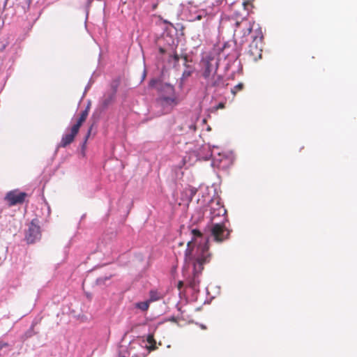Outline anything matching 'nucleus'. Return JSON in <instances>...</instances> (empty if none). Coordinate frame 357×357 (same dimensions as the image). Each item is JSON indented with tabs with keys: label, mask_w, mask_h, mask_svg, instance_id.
Instances as JSON below:
<instances>
[{
	"label": "nucleus",
	"mask_w": 357,
	"mask_h": 357,
	"mask_svg": "<svg viewBox=\"0 0 357 357\" xmlns=\"http://www.w3.org/2000/svg\"><path fill=\"white\" fill-rule=\"evenodd\" d=\"M192 241H189L185 251V263L192 266V275L187 280L188 286L192 289L195 294L199 292V275L204 269V264L210 261L211 254L206 245L192 246Z\"/></svg>",
	"instance_id": "1"
},
{
	"label": "nucleus",
	"mask_w": 357,
	"mask_h": 357,
	"mask_svg": "<svg viewBox=\"0 0 357 357\" xmlns=\"http://www.w3.org/2000/svg\"><path fill=\"white\" fill-rule=\"evenodd\" d=\"M205 221L206 223L204 229L205 236L199 229L191 230L192 238L190 241L193 242L192 246L206 245L208 247V242L210 238L217 242H222L229 238L230 231L225 225V222L227 221V218L226 220L213 218Z\"/></svg>",
	"instance_id": "2"
},
{
	"label": "nucleus",
	"mask_w": 357,
	"mask_h": 357,
	"mask_svg": "<svg viewBox=\"0 0 357 357\" xmlns=\"http://www.w3.org/2000/svg\"><path fill=\"white\" fill-rule=\"evenodd\" d=\"M149 88L155 89L158 94V101L167 105H177L179 102L174 85L165 82L161 77H153L149 82Z\"/></svg>",
	"instance_id": "3"
},
{
	"label": "nucleus",
	"mask_w": 357,
	"mask_h": 357,
	"mask_svg": "<svg viewBox=\"0 0 357 357\" xmlns=\"http://www.w3.org/2000/svg\"><path fill=\"white\" fill-rule=\"evenodd\" d=\"M226 209L220 205L219 201L215 202L213 199H210L208 204L196 211L192 218L196 222L213 218L226 220Z\"/></svg>",
	"instance_id": "4"
},
{
	"label": "nucleus",
	"mask_w": 357,
	"mask_h": 357,
	"mask_svg": "<svg viewBox=\"0 0 357 357\" xmlns=\"http://www.w3.org/2000/svg\"><path fill=\"white\" fill-rule=\"evenodd\" d=\"M230 47L231 45L229 43H225L221 50V53H220V55L222 54L225 57V61H227L224 68L225 73H227L228 70H229L231 68V66H234L235 63H237L236 70H233L231 77H229V79H234L236 73H242L243 66L241 61H238V58L241 55L240 51L237 50L236 49H233L232 52H227V49Z\"/></svg>",
	"instance_id": "5"
},
{
	"label": "nucleus",
	"mask_w": 357,
	"mask_h": 357,
	"mask_svg": "<svg viewBox=\"0 0 357 357\" xmlns=\"http://www.w3.org/2000/svg\"><path fill=\"white\" fill-rule=\"evenodd\" d=\"M162 40L164 47H159V52L161 54H165L172 50H176L180 41L177 30L172 29L165 31L162 35Z\"/></svg>",
	"instance_id": "6"
},
{
	"label": "nucleus",
	"mask_w": 357,
	"mask_h": 357,
	"mask_svg": "<svg viewBox=\"0 0 357 357\" xmlns=\"http://www.w3.org/2000/svg\"><path fill=\"white\" fill-rule=\"evenodd\" d=\"M202 77L204 79H208L211 75L217 74L219 66V59L214 56L207 55L202 59Z\"/></svg>",
	"instance_id": "7"
},
{
	"label": "nucleus",
	"mask_w": 357,
	"mask_h": 357,
	"mask_svg": "<svg viewBox=\"0 0 357 357\" xmlns=\"http://www.w3.org/2000/svg\"><path fill=\"white\" fill-rule=\"evenodd\" d=\"M41 237L40 227L39 220L34 218L29 225L28 230L26 231L25 241L28 244H32L39 241Z\"/></svg>",
	"instance_id": "8"
},
{
	"label": "nucleus",
	"mask_w": 357,
	"mask_h": 357,
	"mask_svg": "<svg viewBox=\"0 0 357 357\" xmlns=\"http://www.w3.org/2000/svg\"><path fill=\"white\" fill-rule=\"evenodd\" d=\"M206 80V88L208 90L214 89V93L219 94V91L222 89H225V87L228 85L227 83L225 82L224 77L221 75H215L211 77L208 79Z\"/></svg>",
	"instance_id": "9"
},
{
	"label": "nucleus",
	"mask_w": 357,
	"mask_h": 357,
	"mask_svg": "<svg viewBox=\"0 0 357 357\" xmlns=\"http://www.w3.org/2000/svg\"><path fill=\"white\" fill-rule=\"evenodd\" d=\"M253 40L252 43L249 45V50L248 53L254 56L255 59L257 56H259V58L261 57V43H262V38L263 35L261 33V29H259V32L257 35L252 36Z\"/></svg>",
	"instance_id": "10"
},
{
	"label": "nucleus",
	"mask_w": 357,
	"mask_h": 357,
	"mask_svg": "<svg viewBox=\"0 0 357 357\" xmlns=\"http://www.w3.org/2000/svg\"><path fill=\"white\" fill-rule=\"evenodd\" d=\"M26 195L27 194L26 192H19L17 190H15L7 192L5 199L8 202L10 206H15L22 204Z\"/></svg>",
	"instance_id": "11"
},
{
	"label": "nucleus",
	"mask_w": 357,
	"mask_h": 357,
	"mask_svg": "<svg viewBox=\"0 0 357 357\" xmlns=\"http://www.w3.org/2000/svg\"><path fill=\"white\" fill-rule=\"evenodd\" d=\"M78 132L79 131L77 130L72 126L70 128V133H65L63 135L61 140L58 145V148H64L70 144L74 141L75 137L77 135Z\"/></svg>",
	"instance_id": "12"
},
{
	"label": "nucleus",
	"mask_w": 357,
	"mask_h": 357,
	"mask_svg": "<svg viewBox=\"0 0 357 357\" xmlns=\"http://www.w3.org/2000/svg\"><path fill=\"white\" fill-rule=\"evenodd\" d=\"M195 71V68L193 66H186L184 68L181 77L178 79V86L180 89H183V86L190 77Z\"/></svg>",
	"instance_id": "13"
},
{
	"label": "nucleus",
	"mask_w": 357,
	"mask_h": 357,
	"mask_svg": "<svg viewBox=\"0 0 357 357\" xmlns=\"http://www.w3.org/2000/svg\"><path fill=\"white\" fill-rule=\"evenodd\" d=\"M116 96L114 93H107L102 100L100 107L102 110H106L108 107L115 100Z\"/></svg>",
	"instance_id": "14"
},
{
	"label": "nucleus",
	"mask_w": 357,
	"mask_h": 357,
	"mask_svg": "<svg viewBox=\"0 0 357 357\" xmlns=\"http://www.w3.org/2000/svg\"><path fill=\"white\" fill-rule=\"evenodd\" d=\"M197 189L195 188L190 187L188 189H185L183 192V196L185 197V201L190 202H192L194 196L197 194Z\"/></svg>",
	"instance_id": "15"
},
{
	"label": "nucleus",
	"mask_w": 357,
	"mask_h": 357,
	"mask_svg": "<svg viewBox=\"0 0 357 357\" xmlns=\"http://www.w3.org/2000/svg\"><path fill=\"white\" fill-rule=\"evenodd\" d=\"M169 55L168 62L171 63L172 61H174V68H176V66L178 65V63L180 59V56L177 54L176 50H172L168 52H166Z\"/></svg>",
	"instance_id": "16"
},
{
	"label": "nucleus",
	"mask_w": 357,
	"mask_h": 357,
	"mask_svg": "<svg viewBox=\"0 0 357 357\" xmlns=\"http://www.w3.org/2000/svg\"><path fill=\"white\" fill-rule=\"evenodd\" d=\"M91 130H92V126H91L86 135V136L84 137V139L82 142V143L80 145V147H81V155L82 157H84L85 156V149H86V142L91 135Z\"/></svg>",
	"instance_id": "17"
},
{
	"label": "nucleus",
	"mask_w": 357,
	"mask_h": 357,
	"mask_svg": "<svg viewBox=\"0 0 357 357\" xmlns=\"http://www.w3.org/2000/svg\"><path fill=\"white\" fill-rule=\"evenodd\" d=\"M120 85V80L118 78L114 79L110 83V91L109 93H114L116 96L118 88Z\"/></svg>",
	"instance_id": "18"
},
{
	"label": "nucleus",
	"mask_w": 357,
	"mask_h": 357,
	"mask_svg": "<svg viewBox=\"0 0 357 357\" xmlns=\"http://www.w3.org/2000/svg\"><path fill=\"white\" fill-rule=\"evenodd\" d=\"M207 15V13L205 10H198L194 16H192L190 21H199L202 18L206 17Z\"/></svg>",
	"instance_id": "19"
},
{
	"label": "nucleus",
	"mask_w": 357,
	"mask_h": 357,
	"mask_svg": "<svg viewBox=\"0 0 357 357\" xmlns=\"http://www.w3.org/2000/svg\"><path fill=\"white\" fill-rule=\"evenodd\" d=\"M112 277V275L98 278L96 280V283L97 285H99V286L105 285L106 282L109 280Z\"/></svg>",
	"instance_id": "20"
},
{
	"label": "nucleus",
	"mask_w": 357,
	"mask_h": 357,
	"mask_svg": "<svg viewBox=\"0 0 357 357\" xmlns=\"http://www.w3.org/2000/svg\"><path fill=\"white\" fill-rule=\"evenodd\" d=\"M33 328L34 325L32 324V326L24 333V334L22 336V339L24 340L31 337L36 333Z\"/></svg>",
	"instance_id": "21"
},
{
	"label": "nucleus",
	"mask_w": 357,
	"mask_h": 357,
	"mask_svg": "<svg viewBox=\"0 0 357 357\" xmlns=\"http://www.w3.org/2000/svg\"><path fill=\"white\" fill-rule=\"evenodd\" d=\"M136 306L137 308L140 309L142 311H146L149 308V301L139 302V303H137Z\"/></svg>",
	"instance_id": "22"
},
{
	"label": "nucleus",
	"mask_w": 357,
	"mask_h": 357,
	"mask_svg": "<svg viewBox=\"0 0 357 357\" xmlns=\"http://www.w3.org/2000/svg\"><path fill=\"white\" fill-rule=\"evenodd\" d=\"M86 119L85 117H84V116L80 115V116L78 119L77 123L75 124H74L73 126V127L75 128L76 130H77L79 131L81 126L86 121Z\"/></svg>",
	"instance_id": "23"
},
{
	"label": "nucleus",
	"mask_w": 357,
	"mask_h": 357,
	"mask_svg": "<svg viewBox=\"0 0 357 357\" xmlns=\"http://www.w3.org/2000/svg\"><path fill=\"white\" fill-rule=\"evenodd\" d=\"M244 85L243 83H238L234 88L231 89V92L233 95H236L238 91H242L243 89Z\"/></svg>",
	"instance_id": "24"
},
{
	"label": "nucleus",
	"mask_w": 357,
	"mask_h": 357,
	"mask_svg": "<svg viewBox=\"0 0 357 357\" xmlns=\"http://www.w3.org/2000/svg\"><path fill=\"white\" fill-rule=\"evenodd\" d=\"M183 61H184V63H183V66H184V68H185V66H191L190 64L188 63L189 62V59H188V57L187 55H184L181 57Z\"/></svg>",
	"instance_id": "25"
},
{
	"label": "nucleus",
	"mask_w": 357,
	"mask_h": 357,
	"mask_svg": "<svg viewBox=\"0 0 357 357\" xmlns=\"http://www.w3.org/2000/svg\"><path fill=\"white\" fill-rule=\"evenodd\" d=\"M252 28L251 26H249L248 28H246V29L244 31L243 37H245V36L250 34V33L252 32Z\"/></svg>",
	"instance_id": "26"
},
{
	"label": "nucleus",
	"mask_w": 357,
	"mask_h": 357,
	"mask_svg": "<svg viewBox=\"0 0 357 357\" xmlns=\"http://www.w3.org/2000/svg\"><path fill=\"white\" fill-rule=\"evenodd\" d=\"M147 342L149 344H152L153 342H155L153 334H149L148 335V336H147Z\"/></svg>",
	"instance_id": "27"
},
{
	"label": "nucleus",
	"mask_w": 357,
	"mask_h": 357,
	"mask_svg": "<svg viewBox=\"0 0 357 357\" xmlns=\"http://www.w3.org/2000/svg\"><path fill=\"white\" fill-rule=\"evenodd\" d=\"M212 151L211 150H208V153L206 155V156H204V160H210L212 157Z\"/></svg>",
	"instance_id": "28"
},
{
	"label": "nucleus",
	"mask_w": 357,
	"mask_h": 357,
	"mask_svg": "<svg viewBox=\"0 0 357 357\" xmlns=\"http://www.w3.org/2000/svg\"><path fill=\"white\" fill-rule=\"evenodd\" d=\"M89 114V111H88V108H85V109L84 111L82 112L81 113V116L85 117L86 119L87 118V116Z\"/></svg>",
	"instance_id": "29"
},
{
	"label": "nucleus",
	"mask_w": 357,
	"mask_h": 357,
	"mask_svg": "<svg viewBox=\"0 0 357 357\" xmlns=\"http://www.w3.org/2000/svg\"><path fill=\"white\" fill-rule=\"evenodd\" d=\"M91 83H90V82H89V83H88V84L86 86V87H85V89H84V93H83V96H82V98H84V96H85V94H86V91H87L91 88Z\"/></svg>",
	"instance_id": "30"
},
{
	"label": "nucleus",
	"mask_w": 357,
	"mask_h": 357,
	"mask_svg": "<svg viewBox=\"0 0 357 357\" xmlns=\"http://www.w3.org/2000/svg\"><path fill=\"white\" fill-rule=\"evenodd\" d=\"M151 301H155L157 300L158 298L155 297V292H153V291H151Z\"/></svg>",
	"instance_id": "31"
},
{
	"label": "nucleus",
	"mask_w": 357,
	"mask_h": 357,
	"mask_svg": "<svg viewBox=\"0 0 357 357\" xmlns=\"http://www.w3.org/2000/svg\"><path fill=\"white\" fill-rule=\"evenodd\" d=\"M183 285H184V282L183 281L178 282V289H181L182 287H183Z\"/></svg>",
	"instance_id": "32"
},
{
	"label": "nucleus",
	"mask_w": 357,
	"mask_h": 357,
	"mask_svg": "<svg viewBox=\"0 0 357 357\" xmlns=\"http://www.w3.org/2000/svg\"><path fill=\"white\" fill-rule=\"evenodd\" d=\"M146 75V70L144 69L143 74H142V81H143L145 79Z\"/></svg>",
	"instance_id": "33"
},
{
	"label": "nucleus",
	"mask_w": 357,
	"mask_h": 357,
	"mask_svg": "<svg viewBox=\"0 0 357 357\" xmlns=\"http://www.w3.org/2000/svg\"><path fill=\"white\" fill-rule=\"evenodd\" d=\"M91 102V100H88V102H87V105H86V108H88V111H89V109H90Z\"/></svg>",
	"instance_id": "34"
},
{
	"label": "nucleus",
	"mask_w": 357,
	"mask_h": 357,
	"mask_svg": "<svg viewBox=\"0 0 357 357\" xmlns=\"http://www.w3.org/2000/svg\"><path fill=\"white\" fill-rule=\"evenodd\" d=\"M218 1L220 2V4H222L223 2H225L226 4L228 3L227 0H218Z\"/></svg>",
	"instance_id": "35"
},
{
	"label": "nucleus",
	"mask_w": 357,
	"mask_h": 357,
	"mask_svg": "<svg viewBox=\"0 0 357 357\" xmlns=\"http://www.w3.org/2000/svg\"><path fill=\"white\" fill-rule=\"evenodd\" d=\"M170 321H176V318L175 317H172L170 319H169Z\"/></svg>",
	"instance_id": "36"
},
{
	"label": "nucleus",
	"mask_w": 357,
	"mask_h": 357,
	"mask_svg": "<svg viewBox=\"0 0 357 357\" xmlns=\"http://www.w3.org/2000/svg\"><path fill=\"white\" fill-rule=\"evenodd\" d=\"M26 3L27 4V6L29 7L31 3V0H26Z\"/></svg>",
	"instance_id": "37"
},
{
	"label": "nucleus",
	"mask_w": 357,
	"mask_h": 357,
	"mask_svg": "<svg viewBox=\"0 0 357 357\" xmlns=\"http://www.w3.org/2000/svg\"><path fill=\"white\" fill-rule=\"evenodd\" d=\"M200 327L202 328V329H206V326L203 325V324H201L200 325Z\"/></svg>",
	"instance_id": "38"
},
{
	"label": "nucleus",
	"mask_w": 357,
	"mask_h": 357,
	"mask_svg": "<svg viewBox=\"0 0 357 357\" xmlns=\"http://www.w3.org/2000/svg\"><path fill=\"white\" fill-rule=\"evenodd\" d=\"M224 107L222 103H220L218 105V108H222Z\"/></svg>",
	"instance_id": "39"
},
{
	"label": "nucleus",
	"mask_w": 357,
	"mask_h": 357,
	"mask_svg": "<svg viewBox=\"0 0 357 357\" xmlns=\"http://www.w3.org/2000/svg\"><path fill=\"white\" fill-rule=\"evenodd\" d=\"M89 82H90V83H91V85H92V84H93V80H92V78H91V79H90V80H89Z\"/></svg>",
	"instance_id": "40"
},
{
	"label": "nucleus",
	"mask_w": 357,
	"mask_h": 357,
	"mask_svg": "<svg viewBox=\"0 0 357 357\" xmlns=\"http://www.w3.org/2000/svg\"><path fill=\"white\" fill-rule=\"evenodd\" d=\"M84 216H85V215H83L82 216L81 219L84 218Z\"/></svg>",
	"instance_id": "41"
}]
</instances>
